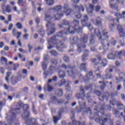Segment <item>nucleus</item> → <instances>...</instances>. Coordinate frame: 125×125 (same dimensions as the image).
Instances as JSON below:
<instances>
[{
    "mask_svg": "<svg viewBox=\"0 0 125 125\" xmlns=\"http://www.w3.org/2000/svg\"><path fill=\"white\" fill-rule=\"evenodd\" d=\"M42 66L43 70H45V69L47 68V64H46V62H45V61H43L42 62Z\"/></svg>",
    "mask_w": 125,
    "mask_h": 125,
    "instance_id": "nucleus-40",
    "label": "nucleus"
},
{
    "mask_svg": "<svg viewBox=\"0 0 125 125\" xmlns=\"http://www.w3.org/2000/svg\"><path fill=\"white\" fill-rule=\"evenodd\" d=\"M56 92H57V94L58 96L61 97V96H62L63 95V91L62 90V89H58L56 90Z\"/></svg>",
    "mask_w": 125,
    "mask_h": 125,
    "instance_id": "nucleus-36",
    "label": "nucleus"
},
{
    "mask_svg": "<svg viewBox=\"0 0 125 125\" xmlns=\"http://www.w3.org/2000/svg\"><path fill=\"white\" fill-rule=\"evenodd\" d=\"M73 23L75 25L74 27H76V28H78V30H80V32H82L83 28L79 26V25L80 24V21H79L76 20H74Z\"/></svg>",
    "mask_w": 125,
    "mask_h": 125,
    "instance_id": "nucleus-22",
    "label": "nucleus"
},
{
    "mask_svg": "<svg viewBox=\"0 0 125 125\" xmlns=\"http://www.w3.org/2000/svg\"><path fill=\"white\" fill-rule=\"evenodd\" d=\"M28 109H29L28 105L25 104L23 105V114L21 115V117L23 120H26L27 118L30 117V111L28 110Z\"/></svg>",
    "mask_w": 125,
    "mask_h": 125,
    "instance_id": "nucleus-9",
    "label": "nucleus"
},
{
    "mask_svg": "<svg viewBox=\"0 0 125 125\" xmlns=\"http://www.w3.org/2000/svg\"><path fill=\"white\" fill-rule=\"evenodd\" d=\"M89 89V87L85 86H80V93H78L76 95V98L77 99H81V101H79L78 103L80 105L79 107L76 108L75 111H76L77 114L81 113L83 111V109L85 108V100H84V96H85V93L84 90H87Z\"/></svg>",
    "mask_w": 125,
    "mask_h": 125,
    "instance_id": "nucleus-1",
    "label": "nucleus"
},
{
    "mask_svg": "<svg viewBox=\"0 0 125 125\" xmlns=\"http://www.w3.org/2000/svg\"><path fill=\"white\" fill-rule=\"evenodd\" d=\"M103 85H101L100 86V89L101 90H104V88H105V86L106 85V84L105 83V82H103Z\"/></svg>",
    "mask_w": 125,
    "mask_h": 125,
    "instance_id": "nucleus-56",
    "label": "nucleus"
},
{
    "mask_svg": "<svg viewBox=\"0 0 125 125\" xmlns=\"http://www.w3.org/2000/svg\"><path fill=\"white\" fill-rule=\"evenodd\" d=\"M118 109H119V110H123V109L125 107V105H124L123 104L120 103V102H118L116 104Z\"/></svg>",
    "mask_w": 125,
    "mask_h": 125,
    "instance_id": "nucleus-31",
    "label": "nucleus"
},
{
    "mask_svg": "<svg viewBox=\"0 0 125 125\" xmlns=\"http://www.w3.org/2000/svg\"><path fill=\"white\" fill-rule=\"evenodd\" d=\"M63 8L64 9V12L66 13V16H68L70 14H71V12H72V10L70 8H69V5L67 3L64 4Z\"/></svg>",
    "mask_w": 125,
    "mask_h": 125,
    "instance_id": "nucleus-16",
    "label": "nucleus"
},
{
    "mask_svg": "<svg viewBox=\"0 0 125 125\" xmlns=\"http://www.w3.org/2000/svg\"><path fill=\"white\" fill-rule=\"evenodd\" d=\"M112 75L111 74V73H108L106 74L103 77L104 79H111Z\"/></svg>",
    "mask_w": 125,
    "mask_h": 125,
    "instance_id": "nucleus-44",
    "label": "nucleus"
},
{
    "mask_svg": "<svg viewBox=\"0 0 125 125\" xmlns=\"http://www.w3.org/2000/svg\"><path fill=\"white\" fill-rule=\"evenodd\" d=\"M117 30L118 31V34L120 38H125V29L123 28L121 25H118L117 27Z\"/></svg>",
    "mask_w": 125,
    "mask_h": 125,
    "instance_id": "nucleus-12",
    "label": "nucleus"
},
{
    "mask_svg": "<svg viewBox=\"0 0 125 125\" xmlns=\"http://www.w3.org/2000/svg\"><path fill=\"white\" fill-rule=\"evenodd\" d=\"M113 113L114 115H116V117H117V116H118V115H119V114H120V111L119 110H118L117 109H113Z\"/></svg>",
    "mask_w": 125,
    "mask_h": 125,
    "instance_id": "nucleus-50",
    "label": "nucleus"
},
{
    "mask_svg": "<svg viewBox=\"0 0 125 125\" xmlns=\"http://www.w3.org/2000/svg\"><path fill=\"white\" fill-rule=\"evenodd\" d=\"M47 28V35L48 36H51L53 35L56 32L55 30V24L50 21H48L46 24Z\"/></svg>",
    "mask_w": 125,
    "mask_h": 125,
    "instance_id": "nucleus-6",
    "label": "nucleus"
},
{
    "mask_svg": "<svg viewBox=\"0 0 125 125\" xmlns=\"http://www.w3.org/2000/svg\"><path fill=\"white\" fill-rule=\"evenodd\" d=\"M73 8L76 9L77 10H80V6L78 4H74L73 6Z\"/></svg>",
    "mask_w": 125,
    "mask_h": 125,
    "instance_id": "nucleus-60",
    "label": "nucleus"
},
{
    "mask_svg": "<svg viewBox=\"0 0 125 125\" xmlns=\"http://www.w3.org/2000/svg\"><path fill=\"white\" fill-rule=\"evenodd\" d=\"M77 46V51L79 53H81V52H82V51H83L82 48H85V47H86V45H85V44H78Z\"/></svg>",
    "mask_w": 125,
    "mask_h": 125,
    "instance_id": "nucleus-18",
    "label": "nucleus"
},
{
    "mask_svg": "<svg viewBox=\"0 0 125 125\" xmlns=\"http://www.w3.org/2000/svg\"><path fill=\"white\" fill-rule=\"evenodd\" d=\"M88 37L87 35L83 34V35L80 39V42L83 43H86L88 41Z\"/></svg>",
    "mask_w": 125,
    "mask_h": 125,
    "instance_id": "nucleus-23",
    "label": "nucleus"
},
{
    "mask_svg": "<svg viewBox=\"0 0 125 125\" xmlns=\"http://www.w3.org/2000/svg\"><path fill=\"white\" fill-rule=\"evenodd\" d=\"M64 113V108H61L58 112V117L54 116L53 117V122L54 124H57L58 121L60 120L62 117V114Z\"/></svg>",
    "mask_w": 125,
    "mask_h": 125,
    "instance_id": "nucleus-11",
    "label": "nucleus"
},
{
    "mask_svg": "<svg viewBox=\"0 0 125 125\" xmlns=\"http://www.w3.org/2000/svg\"><path fill=\"white\" fill-rule=\"evenodd\" d=\"M58 75L60 79H64L65 77V72L61 70L58 72Z\"/></svg>",
    "mask_w": 125,
    "mask_h": 125,
    "instance_id": "nucleus-29",
    "label": "nucleus"
},
{
    "mask_svg": "<svg viewBox=\"0 0 125 125\" xmlns=\"http://www.w3.org/2000/svg\"><path fill=\"white\" fill-rule=\"evenodd\" d=\"M66 89L68 91H71V87L69 84H66Z\"/></svg>",
    "mask_w": 125,
    "mask_h": 125,
    "instance_id": "nucleus-63",
    "label": "nucleus"
},
{
    "mask_svg": "<svg viewBox=\"0 0 125 125\" xmlns=\"http://www.w3.org/2000/svg\"><path fill=\"white\" fill-rule=\"evenodd\" d=\"M109 92L105 93L101 98H99V99L101 100V101H103L105 98H106V100H108V98H109Z\"/></svg>",
    "mask_w": 125,
    "mask_h": 125,
    "instance_id": "nucleus-25",
    "label": "nucleus"
},
{
    "mask_svg": "<svg viewBox=\"0 0 125 125\" xmlns=\"http://www.w3.org/2000/svg\"><path fill=\"white\" fill-rule=\"evenodd\" d=\"M92 71H89L88 74L86 75V77H85L84 82H85V83H88V81H89V80L90 79V77H91L92 76Z\"/></svg>",
    "mask_w": 125,
    "mask_h": 125,
    "instance_id": "nucleus-24",
    "label": "nucleus"
},
{
    "mask_svg": "<svg viewBox=\"0 0 125 125\" xmlns=\"http://www.w3.org/2000/svg\"><path fill=\"white\" fill-rule=\"evenodd\" d=\"M94 33L95 35L99 37V40L101 41L102 45H104V46H109V42H108V40L104 39H108V36L107 35L108 32H107V30H103L102 33L103 34V36H101V33H100V31L98 28L95 29Z\"/></svg>",
    "mask_w": 125,
    "mask_h": 125,
    "instance_id": "nucleus-5",
    "label": "nucleus"
},
{
    "mask_svg": "<svg viewBox=\"0 0 125 125\" xmlns=\"http://www.w3.org/2000/svg\"><path fill=\"white\" fill-rule=\"evenodd\" d=\"M115 57L119 58V59L122 57V56H125V51L123 50L120 52H115Z\"/></svg>",
    "mask_w": 125,
    "mask_h": 125,
    "instance_id": "nucleus-19",
    "label": "nucleus"
},
{
    "mask_svg": "<svg viewBox=\"0 0 125 125\" xmlns=\"http://www.w3.org/2000/svg\"><path fill=\"white\" fill-rule=\"evenodd\" d=\"M62 25L64 26H69V25H70V22L66 20H62Z\"/></svg>",
    "mask_w": 125,
    "mask_h": 125,
    "instance_id": "nucleus-41",
    "label": "nucleus"
},
{
    "mask_svg": "<svg viewBox=\"0 0 125 125\" xmlns=\"http://www.w3.org/2000/svg\"><path fill=\"white\" fill-rule=\"evenodd\" d=\"M10 115H7L6 119L8 125L0 122V125H17L18 123H15L17 121L16 120V114H15V112L17 113V114H20V108H11L10 110Z\"/></svg>",
    "mask_w": 125,
    "mask_h": 125,
    "instance_id": "nucleus-2",
    "label": "nucleus"
},
{
    "mask_svg": "<svg viewBox=\"0 0 125 125\" xmlns=\"http://www.w3.org/2000/svg\"><path fill=\"white\" fill-rule=\"evenodd\" d=\"M56 36V37L58 38H62L63 37V32L62 31H59V32H57L56 33V35H55Z\"/></svg>",
    "mask_w": 125,
    "mask_h": 125,
    "instance_id": "nucleus-42",
    "label": "nucleus"
},
{
    "mask_svg": "<svg viewBox=\"0 0 125 125\" xmlns=\"http://www.w3.org/2000/svg\"><path fill=\"white\" fill-rule=\"evenodd\" d=\"M109 28L110 29V30H113L114 28H115V24L113 23V24H110L109 25Z\"/></svg>",
    "mask_w": 125,
    "mask_h": 125,
    "instance_id": "nucleus-64",
    "label": "nucleus"
},
{
    "mask_svg": "<svg viewBox=\"0 0 125 125\" xmlns=\"http://www.w3.org/2000/svg\"><path fill=\"white\" fill-rule=\"evenodd\" d=\"M96 41V40L95 39V35H94V34H91L89 40V44L92 45H93V44H95Z\"/></svg>",
    "mask_w": 125,
    "mask_h": 125,
    "instance_id": "nucleus-20",
    "label": "nucleus"
},
{
    "mask_svg": "<svg viewBox=\"0 0 125 125\" xmlns=\"http://www.w3.org/2000/svg\"><path fill=\"white\" fill-rule=\"evenodd\" d=\"M16 26L18 28V29H22V24L20 22H18L16 24Z\"/></svg>",
    "mask_w": 125,
    "mask_h": 125,
    "instance_id": "nucleus-57",
    "label": "nucleus"
},
{
    "mask_svg": "<svg viewBox=\"0 0 125 125\" xmlns=\"http://www.w3.org/2000/svg\"><path fill=\"white\" fill-rule=\"evenodd\" d=\"M96 22L97 24H101V22H102V18H101L100 17H98L96 18Z\"/></svg>",
    "mask_w": 125,
    "mask_h": 125,
    "instance_id": "nucleus-45",
    "label": "nucleus"
},
{
    "mask_svg": "<svg viewBox=\"0 0 125 125\" xmlns=\"http://www.w3.org/2000/svg\"><path fill=\"white\" fill-rule=\"evenodd\" d=\"M70 40L72 42L73 44H75V43H77L79 41V38L77 36L71 37L70 38Z\"/></svg>",
    "mask_w": 125,
    "mask_h": 125,
    "instance_id": "nucleus-26",
    "label": "nucleus"
},
{
    "mask_svg": "<svg viewBox=\"0 0 125 125\" xmlns=\"http://www.w3.org/2000/svg\"><path fill=\"white\" fill-rule=\"evenodd\" d=\"M51 9H52L54 14L53 16L46 15L45 18V20L47 21H48V20H58L59 18L63 17V14L61 13L60 12H59V10L62 9L61 5L55 6L53 8H51Z\"/></svg>",
    "mask_w": 125,
    "mask_h": 125,
    "instance_id": "nucleus-4",
    "label": "nucleus"
},
{
    "mask_svg": "<svg viewBox=\"0 0 125 125\" xmlns=\"http://www.w3.org/2000/svg\"><path fill=\"white\" fill-rule=\"evenodd\" d=\"M107 58L108 59L111 60H114V59H116V56L113 53H109L107 55Z\"/></svg>",
    "mask_w": 125,
    "mask_h": 125,
    "instance_id": "nucleus-30",
    "label": "nucleus"
},
{
    "mask_svg": "<svg viewBox=\"0 0 125 125\" xmlns=\"http://www.w3.org/2000/svg\"><path fill=\"white\" fill-rule=\"evenodd\" d=\"M95 74L96 75V76H97V77H99V78H100V77H101V72H100V71L97 70L95 71Z\"/></svg>",
    "mask_w": 125,
    "mask_h": 125,
    "instance_id": "nucleus-54",
    "label": "nucleus"
},
{
    "mask_svg": "<svg viewBox=\"0 0 125 125\" xmlns=\"http://www.w3.org/2000/svg\"><path fill=\"white\" fill-rule=\"evenodd\" d=\"M50 99L52 101V103H53V104H56V103H57V99L56 98V97L54 96H51Z\"/></svg>",
    "mask_w": 125,
    "mask_h": 125,
    "instance_id": "nucleus-39",
    "label": "nucleus"
},
{
    "mask_svg": "<svg viewBox=\"0 0 125 125\" xmlns=\"http://www.w3.org/2000/svg\"><path fill=\"white\" fill-rule=\"evenodd\" d=\"M88 54H89V51L88 50H85L83 51V54L84 56H86V57H88Z\"/></svg>",
    "mask_w": 125,
    "mask_h": 125,
    "instance_id": "nucleus-49",
    "label": "nucleus"
},
{
    "mask_svg": "<svg viewBox=\"0 0 125 125\" xmlns=\"http://www.w3.org/2000/svg\"><path fill=\"white\" fill-rule=\"evenodd\" d=\"M125 15V11H123L122 14L119 13H115V16H116L118 17V18H124V16Z\"/></svg>",
    "mask_w": 125,
    "mask_h": 125,
    "instance_id": "nucleus-27",
    "label": "nucleus"
},
{
    "mask_svg": "<svg viewBox=\"0 0 125 125\" xmlns=\"http://www.w3.org/2000/svg\"><path fill=\"white\" fill-rule=\"evenodd\" d=\"M109 6L112 9H116L117 11H119L118 10L119 7L118 6V3H119V0H110L109 1Z\"/></svg>",
    "mask_w": 125,
    "mask_h": 125,
    "instance_id": "nucleus-10",
    "label": "nucleus"
},
{
    "mask_svg": "<svg viewBox=\"0 0 125 125\" xmlns=\"http://www.w3.org/2000/svg\"><path fill=\"white\" fill-rule=\"evenodd\" d=\"M111 109L112 107L109 104L105 105V104H104L103 105H102L100 107V110L101 111H105V110L106 111H111Z\"/></svg>",
    "mask_w": 125,
    "mask_h": 125,
    "instance_id": "nucleus-17",
    "label": "nucleus"
},
{
    "mask_svg": "<svg viewBox=\"0 0 125 125\" xmlns=\"http://www.w3.org/2000/svg\"><path fill=\"white\" fill-rule=\"evenodd\" d=\"M110 104H111L112 105H113V106L115 105V102H116V99H112V100H110L109 101Z\"/></svg>",
    "mask_w": 125,
    "mask_h": 125,
    "instance_id": "nucleus-61",
    "label": "nucleus"
},
{
    "mask_svg": "<svg viewBox=\"0 0 125 125\" xmlns=\"http://www.w3.org/2000/svg\"><path fill=\"white\" fill-rule=\"evenodd\" d=\"M17 29H16V28H14L12 30V33L13 34V36H14V37H15V36H16V35H17Z\"/></svg>",
    "mask_w": 125,
    "mask_h": 125,
    "instance_id": "nucleus-52",
    "label": "nucleus"
},
{
    "mask_svg": "<svg viewBox=\"0 0 125 125\" xmlns=\"http://www.w3.org/2000/svg\"><path fill=\"white\" fill-rule=\"evenodd\" d=\"M52 63L53 65H55V66H56V64H58V60H53L52 61Z\"/></svg>",
    "mask_w": 125,
    "mask_h": 125,
    "instance_id": "nucleus-62",
    "label": "nucleus"
},
{
    "mask_svg": "<svg viewBox=\"0 0 125 125\" xmlns=\"http://www.w3.org/2000/svg\"><path fill=\"white\" fill-rule=\"evenodd\" d=\"M53 71H54V67L51 66L49 68V70L48 72L50 74H53Z\"/></svg>",
    "mask_w": 125,
    "mask_h": 125,
    "instance_id": "nucleus-53",
    "label": "nucleus"
},
{
    "mask_svg": "<svg viewBox=\"0 0 125 125\" xmlns=\"http://www.w3.org/2000/svg\"><path fill=\"white\" fill-rule=\"evenodd\" d=\"M59 45H60L62 48H66V47H67V46L64 45V43H62L61 41L59 42Z\"/></svg>",
    "mask_w": 125,
    "mask_h": 125,
    "instance_id": "nucleus-48",
    "label": "nucleus"
},
{
    "mask_svg": "<svg viewBox=\"0 0 125 125\" xmlns=\"http://www.w3.org/2000/svg\"><path fill=\"white\" fill-rule=\"evenodd\" d=\"M72 116L71 117V119L72 121L73 125H82L83 123L84 122H80V121H77L75 120V110L71 111Z\"/></svg>",
    "mask_w": 125,
    "mask_h": 125,
    "instance_id": "nucleus-14",
    "label": "nucleus"
},
{
    "mask_svg": "<svg viewBox=\"0 0 125 125\" xmlns=\"http://www.w3.org/2000/svg\"><path fill=\"white\" fill-rule=\"evenodd\" d=\"M54 89V88L49 85V84H47L44 85L43 90L44 91H49V92H51L52 90Z\"/></svg>",
    "mask_w": 125,
    "mask_h": 125,
    "instance_id": "nucleus-21",
    "label": "nucleus"
},
{
    "mask_svg": "<svg viewBox=\"0 0 125 125\" xmlns=\"http://www.w3.org/2000/svg\"><path fill=\"white\" fill-rule=\"evenodd\" d=\"M65 97L66 99H67L68 100H70V99L72 98V95L70 94H67L66 95Z\"/></svg>",
    "mask_w": 125,
    "mask_h": 125,
    "instance_id": "nucleus-58",
    "label": "nucleus"
},
{
    "mask_svg": "<svg viewBox=\"0 0 125 125\" xmlns=\"http://www.w3.org/2000/svg\"><path fill=\"white\" fill-rule=\"evenodd\" d=\"M3 9L5 10V11H6V12H8V13H10L11 12V8H10V6L9 5H7L6 6H3Z\"/></svg>",
    "mask_w": 125,
    "mask_h": 125,
    "instance_id": "nucleus-28",
    "label": "nucleus"
},
{
    "mask_svg": "<svg viewBox=\"0 0 125 125\" xmlns=\"http://www.w3.org/2000/svg\"><path fill=\"white\" fill-rule=\"evenodd\" d=\"M88 19H89L88 16H87V15H84L83 16V18L81 19V21H88Z\"/></svg>",
    "mask_w": 125,
    "mask_h": 125,
    "instance_id": "nucleus-43",
    "label": "nucleus"
},
{
    "mask_svg": "<svg viewBox=\"0 0 125 125\" xmlns=\"http://www.w3.org/2000/svg\"><path fill=\"white\" fill-rule=\"evenodd\" d=\"M62 68H63L64 70H66L67 73H68V76H72L74 75V72L72 70H73V67L71 66V65H66L65 64L62 63L61 65Z\"/></svg>",
    "mask_w": 125,
    "mask_h": 125,
    "instance_id": "nucleus-8",
    "label": "nucleus"
},
{
    "mask_svg": "<svg viewBox=\"0 0 125 125\" xmlns=\"http://www.w3.org/2000/svg\"><path fill=\"white\" fill-rule=\"evenodd\" d=\"M81 24L83 27L87 26L88 24H87V22L85 21H81Z\"/></svg>",
    "mask_w": 125,
    "mask_h": 125,
    "instance_id": "nucleus-51",
    "label": "nucleus"
},
{
    "mask_svg": "<svg viewBox=\"0 0 125 125\" xmlns=\"http://www.w3.org/2000/svg\"><path fill=\"white\" fill-rule=\"evenodd\" d=\"M43 75L44 76V80H45L47 78V76H48V75H49V71H46V70H44L43 72Z\"/></svg>",
    "mask_w": 125,
    "mask_h": 125,
    "instance_id": "nucleus-38",
    "label": "nucleus"
},
{
    "mask_svg": "<svg viewBox=\"0 0 125 125\" xmlns=\"http://www.w3.org/2000/svg\"><path fill=\"white\" fill-rule=\"evenodd\" d=\"M107 60L104 59L102 61L101 64L102 66H103V67H105V66L107 65Z\"/></svg>",
    "mask_w": 125,
    "mask_h": 125,
    "instance_id": "nucleus-46",
    "label": "nucleus"
},
{
    "mask_svg": "<svg viewBox=\"0 0 125 125\" xmlns=\"http://www.w3.org/2000/svg\"><path fill=\"white\" fill-rule=\"evenodd\" d=\"M87 27L90 31H91V30L93 29V26H92V25H91V23H90L88 24V25H87Z\"/></svg>",
    "mask_w": 125,
    "mask_h": 125,
    "instance_id": "nucleus-55",
    "label": "nucleus"
},
{
    "mask_svg": "<svg viewBox=\"0 0 125 125\" xmlns=\"http://www.w3.org/2000/svg\"><path fill=\"white\" fill-rule=\"evenodd\" d=\"M63 60L65 63H69L70 62V58L66 54H64L63 56Z\"/></svg>",
    "mask_w": 125,
    "mask_h": 125,
    "instance_id": "nucleus-34",
    "label": "nucleus"
},
{
    "mask_svg": "<svg viewBox=\"0 0 125 125\" xmlns=\"http://www.w3.org/2000/svg\"><path fill=\"white\" fill-rule=\"evenodd\" d=\"M75 17L77 19H81V18H82V14H81L80 13H78V14L75 15Z\"/></svg>",
    "mask_w": 125,
    "mask_h": 125,
    "instance_id": "nucleus-59",
    "label": "nucleus"
},
{
    "mask_svg": "<svg viewBox=\"0 0 125 125\" xmlns=\"http://www.w3.org/2000/svg\"><path fill=\"white\" fill-rule=\"evenodd\" d=\"M46 3L47 5H53V3H54V0H45Z\"/></svg>",
    "mask_w": 125,
    "mask_h": 125,
    "instance_id": "nucleus-35",
    "label": "nucleus"
},
{
    "mask_svg": "<svg viewBox=\"0 0 125 125\" xmlns=\"http://www.w3.org/2000/svg\"><path fill=\"white\" fill-rule=\"evenodd\" d=\"M50 53L53 56H56L57 55L58 53L54 50H52L50 51Z\"/></svg>",
    "mask_w": 125,
    "mask_h": 125,
    "instance_id": "nucleus-47",
    "label": "nucleus"
},
{
    "mask_svg": "<svg viewBox=\"0 0 125 125\" xmlns=\"http://www.w3.org/2000/svg\"><path fill=\"white\" fill-rule=\"evenodd\" d=\"M10 76H11V72H7L6 73V77H5V81H6V82H7L8 83H9V80H8V78H9V77H10Z\"/></svg>",
    "mask_w": 125,
    "mask_h": 125,
    "instance_id": "nucleus-37",
    "label": "nucleus"
},
{
    "mask_svg": "<svg viewBox=\"0 0 125 125\" xmlns=\"http://www.w3.org/2000/svg\"><path fill=\"white\" fill-rule=\"evenodd\" d=\"M76 32L77 33H82V31H80V30L78 28L73 26H69L66 32H64V34L65 35H68V34L74 35Z\"/></svg>",
    "mask_w": 125,
    "mask_h": 125,
    "instance_id": "nucleus-7",
    "label": "nucleus"
},
{
    "mask_svg": "<svg viewBox=\"0 0 125 125\" xmlns=\"http://www.w3.org/2000/svg\"><path fill=\"white\" fill-rule=\"evenodd\" d=\"M80 69L81 71H85L86 70V65L85 63H82L80 65Z\"/></svg>",
    "mask_w": 125,
    "mask_h": 125,
    "instance_id": "nucleus-32",
    "label": "nucleus"
},
{
    "mask_svg": "<svg viewBox=\"0 0 125 125\" xmlns=\"http://www.w3.org/2000/svg\"><path fill=\"white\" fill-rule=\"evenodd\" d=\"M21 77H22V75H21L20 73H18L17 76L15 77L14 78L12 79V81H11L12 84H13V85H15V84H16V83H18L19 81H21Z\"/></svg>",
    "mask_w": 125,
    "mask_h": 125,
    "instance_id": "nucleus-13",
    "label": "nucleus"
},
{
    "mask_svg": "<svg viewBox=\"0 0 125 125\" xmlns=\"http://www.w3.org/2000/svg\"><path fill=\"white\" fill-rule=\"evenodd\" d=\"M48 42H50L52 44H57L58 43V39L56 36H52L50 39L47 40Z\"/></svg>",
    "mask_w": 125,
    "mask_h": 125,
    "instance_id": "nucleus-15",
    "label": "nucleus"
},
{
    "mask_svg": "<svg viewBox=\"0 0 125 125\" xmlns=\"http://www.w3.org/2000/svg\"><path fill=\"white\" fill-rule=\"evenodd\" d=\"M39 27L40 29L38 30V33L40 34L42 37H43V35L45 34V33L44 32V31L42 30V26H39Z\"/></svg>",
    "mask_w": 125,
    "mask_h": 125,
    "instance_id": "nucleus-33",
    "label": "nucleus"
},
{
    "mask_svg": "<svg viewBox=\"0 0 125 125\" xmlns=\"http://www.w3.org/2000/svg\"><path fill=\"white\" fill-rule=\"evenodd\" d=\"M94 121L97 124L99 123L100 125H105V124H106L108 121V120L109 119V116L105 114H103L101 117L100 115H101V112L98 111L97 108L94 109Z\"/></svg>",
    "mask_w": 125,
    "mask_h": 125,
    "instance_id": "nucleus-3",
    "label": "nucleus"
}]
</instances>
